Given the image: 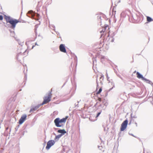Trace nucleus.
I'll list each match as a JSON object with an SVG mask.
<instances>
[{"label": "nucleus", "mask_w": 153, "mask_h": 153, "mask_svg": "<svg viewBox=\"0 0 153 153\" xmlns=\"http://www.w3.org/2000/svg\"><path fill=\"white\" fill-rule=\"evenodd\" d=\"M4 18L6 21L7 25L13 30H14L17 24L20 22L19 20L13 19L10 16L4 15Z\"/></svg>", "instance_id": "1"}, {"label": "nucleus", "mask_w": 153, "mask_h": 153, "mask_svg": "<svg viewBox=\"0 0 153 153\" xmlns=\"http://www.w3.org/2000/svg\"><path fill=\"white\" fill-rule=\"evenodd\" d=\"M51 91H49L48 93V96L45 97L44 98L43 102L42 103H41L42 105L48 102H49L51 101Z\"/></svg>", "instance_id": "2"}, {"label": "nucleus", "mask_w": 153, "mask_h": 153, "mask_svg": "<svg viewBox=\"0 0 153 153\" xmlns=\"http://www.w3.org/2000/svg\"><path fill=\"white\" fill-rule=\"evenodd\" d=\"M128 120L126 119L122 123L120 128L121 131H124L126 128L128 124Z\"/></svg>", "instance_id": "3"}, {"label": "nucleus", "mask_w": 153, "mask_h": 153, "mask_svg": "<svg viewBox=\"0 0 153 153\" xmlns=\"http://www.w3.org/2000/svg\"><path fill=\"white\" fill-rule=\"evenodd\" d=\"M55 143V141L53 140H51L48 141L46 147V149L47 150H49L51 147Z\"/></svg>", "instance_id": "4"}, {"label": "nucleus", "mask_w": 153, "mask_h": 153, "mask_svg": "<svg viewBox=\"0 0 153 153\" xmlns=\"http://www.w3.org/2000/svg\"><path fill=\"white\" fill-rule=\"evenodd\" d=\"M27 115L26 114H22L19 119V125L22 124L26 119Z\"/></svg>", "instance_id": "5"}, {"label": "nucleus", "mask_w": 153, "mask_h": 153, "mask_svg": "<svg viewBox=\"0 0 153 153\" xmlns=\"http://www.w3.org/2000/svg\"><path fill=\"white\" fill-rule=\"evenodd\" d=\"M140 16V14L139 13L134 14L132 16V17L133 19L138 22H139L141 19Z\"/></svg>", "instance_id": "6"}, {"label": "nucleus", "mask_w": 153, "mask_h": 153, "mask_svg": "<svg viewBox=\"0 0 153 153\" xmlns=\"http://www.w3.org/2000/svg\"><path fill=\"white\" fill-rule=\"evenodd\" d=\"M54 123L55 124V126L58 127H61L62 126L60 125V123H61L60 118H57L55 119L54 120Z\"/></svg>", "instance_id": "7"}, {"label": "nucleus", "mask_w": 153, "mask_h": 153, "mask_svg": "<svg viewBox=\"0 0 153 153\" xmlns=\"http://www.w3.org/2000/svg\"><path fill=\"white\" fill-rule=\"evenodd\" d=\"M59 49L60 51L63 53H66V50L64 44H61L59 46Z\"/></svg>", "instance_id": "8"}, {"label": "nucleus", "mask_w": 153, "mask_h": 153, "mask_svg": "<svg viewBox=\"0 0 153 153\" xmlns=\"http://www.w3.org/2000/svg\"><path fill=\"white\" fill-rule=\"evenodd\" d=\"M42 105H41V104H38L37 105L35 106L32 108H31L30 111L29 112L30 113H31L32 112H33L36 110H37L40 106H42Z\"/></svg>", "instance_id": "9"}, {"label": "nucleus", "mask_w": 153, "mask_h": 153, "mask_svg": "<svg viewBox=\"0 0 153 153\" xmlns=\"http://www.w3.org/2000/svg\"><path fill=\"white\" fill-rule=\"evenodd\" d=\"M100 107L102 108V104H100V105L98 106V108L97 109V115L96 116V118H97L98 117L100 114H101L102 111V109H101V110H100V111H98V109L100 108Z\"/></svg>", "instance_id": "10"}, {"label": "nucleus", "mask_w": 153, "mask_h": 153, "mask_svg": "<svg viewBox=\"0 0 153 153\" xmlns=\"http://www.w3.org/2000/svg\"><path fill=\"white\" fill-rule=\"evenodd\" d=\"M57 132L61 134H59V135H61V137L66 133V131L64 129H59L58 130Z\"/></svg>", "instance_id": "11"}, {"label": "nucleus", "mask_w": 153, "mask_h": 153, "mask_svg": "<svg viewBox=\"0 0 153 153\" xmlns=\"http://www.w3.org/2000/svg\"><path fill=\"white\" fill-rule=\"evenodd\" d=\"M136 75L137 77L139 79H141L143 80L146 79V78L144 77L143 75L140 74L139 72H137Z\"/></svg>", "instance_id": "12"}, {"label": "nucleus", "mask_w": 153, "mask_h": 153, "mask_svg": "<svg viewBox=\"0 0 153 153\" xmlns=\"http://www.w3.org/2000/svg\"><path fill=\"white\" fill-rule=\"evenodd\" d=\"M33 12L32 10H30L27 13V16L30 18H32L33 17Z\"/></svg>", "instance_id": "13"}, {"label": "nucleus", "mask_w": 153, "mask_h": 153, "mask_svg": "<svg viewBox=\"0 0 153 153\" xmlns=\"http://www.w3.org/2000/svg\"><path fill=\"white\" fill-rule=\"evenodd\" d=\"M61 137V135H59V134L57 135H56L54 139V140L56 141H58Z\"/></svg>", "instance_id": "14"}, {"label": "nucleus", "mask_w": 153, "mask_h": 153, "mask_svg": "<svg viewBox=\"0 0 153 153\" xmlns=\"http://www.w3.org/2000/svg\"><path fill=\"white\" fill-rule=\"evenodd\" d=\"M116 32H113L112 33H109L108 36L113 37L116 35Z\"/></svg>", "instance_id": "15"}, {"label": "nucleus", "mask_w": 153, "mask_h": 153, "mask_svg": "<svg viewBox=\"0 0 153 153\" xmlns=\"http://www.w3.org/2000/svg\"><path fill=\"white\" fill-rule=\"evenodd\" d=\"M73 55H74V60L75 61V62L76 63V65H77V56L74 54H73Z\"/></svg>", "instance_id": "16"}, {"label": "nucleus", "mask_w": 153, "mask_h": 153, "mask_svg": "<svg viewBox=\"0 0 153 153\" xmlns=\"http://www.w3.org/2000/svg\"><path fill=\"white\" fill-rule=\"evenodd\" d=\"M66 120H67V118H63L61 120L60 119V120L61 123H65L66 122Z\"/></svg>", "instance_id": "17"}, {"label": "nucleus", "mask_w": 153, "mask_h": 153, "mask_svg": "<svg viewBox=\"0 0 153 153\" xmlns=\"http://www.w3.org/2000/svg\"><path fill=\"white\" fill-rule=\"evenodd\" d=\"M147 20L148 22H150L153 21V19L150 17L147 16Z\"/></svg>", "instance_id": "18"}, {"label": "nucleus", "mask_w": 153, "mask_h": 153, "mask_svg": "<svg viewBox=\"0 0 153 153\" xmlns=\"http://www.w3.org/2000/svg\"><path fill=\"white\" fill-rule=\"evenodd\" d=\"M32 41H27L26 42V45L27 46V49H29V47L28 46V45L29 44V43L31 42Z\"/></svg>", "instance_id": "19"}, {"label": "nucleus", "mask_w": 153, "mask_h": 153, "mask_svg": "<svg viewBox=\"0 0 153 153\" xmlns=\"http://www.w3.org/2000/svg\"><path fill=\"white\" fill-rule=\"evenodd\" d=\"M108 40L110 42H112L114 41V39L113 37H110L108 38Z\"/></svg>", "instance_id": "20"}, {"label": "nucleus", "mask_w": 153, "mask_h": 153, "mask_svg": "<svg viewBox=\"0 0 153 153\" xmlns=\"http://www.w3.org/2000/svg\"><path fill=\"white\" fill-rule=\"evenodd\" d=\"M143 80L146 81L147 83H148L150 84H151V83H152V82H151V81L146 78V79L145 80Z\"/></svg>", "instance_id": "21"}, {"label": "nucleus", "mask_w": 153, "mask_h": 153, "mask_svg": "<svg viewBox=\"0 0 153 153\" xmlns=\"http://www.w3.org/2000/svg\"><path fill=\"white\" fill-rule=\"evenodd\" d=\"M105 57L104 56H102L100 57L101 62L103 63V60L105 59Z\"/></svg>", "instance_id": "22"}, {"label": "nucleus", "mask_w": 153, "mask_h": 153, "mask_svg": "<svg viewBox=\"0 0 153 153\" xmlns=\"http://www.w3.org/2000/svg\"><path fill=\"white\" fill-rule=\"evenodd\" d=\"M5 132H8V131H7V130L9 129V127L7 126V124H5Z\"/></svg>", "instance_id": "23"}, {"label": "nucleus", "mask_w": 153, "mask_h": 153, "mask_svg": "<svg viewBox=\"0 0 153 153\" xmlns=\"http://www.w3.org/2000/svg\"><path fill=\"white\" fill-rule=\"evenodd\" d=\"M20 126L19 125L15 128V131H17L18 128H19Z\"/></svg>", "instance_id": "24"}, {"label": "nucleus", "mask_w": 153, "mask_h": 153, "mask_svg": "<svg viewBox=\"0 0 153 153\" xmlns=\"http://www.w3.org/2000/svg\"><path fill=\"white\" fill-rule=\"evenodd\" d=\"M102 91V88H100L99 91L97 92V94H100Z\"/></svg>", "instance_id": "25"}, {"label": "nucleus", "mask_w": 153, "mask_h": 153, "mask_svg": "<svg viewBox=\"0 0 153 153\" xmlns=\"http://www.w3.org/2000/svg\"><path fill=\"white\" fill-rule=\"evenodd\" d=\"M111 83L112 84V85H113V86L112 88H111L109 89V90H108V91H110L114 87V83L113 82H111Z\"/></svg>", "instance_id": "26"}, {"label": "nucleus", "mask_w": 153, "mask_h": 153, "mask_svg": "<svg viewBox=\"0 0 153 153\" xmlns=\"http://www.w3.org/2000/svg\"><path fill=\"white\" fill-rule=\"evenodd\" d=\"M106 77H107V80L108 81H109V77H108V74L107 73V72H106ZM109 82H110V81H109Z\"/></svg>", "instance_id": "27"}, {"label": "nucleus", "mask_w": 153, "mask_h": 153, "mask_svg": "<svg viewBox=\"0 0 153 153\" xmlns=\"http://www.w3.org/2000/svg\"><path fill=\"white\" fill-rule=\"evenodd\" d=\"M97 19L98 20H101V16L99 15L97 17Z\"/></svg>", "instance_id": "28"}, {"label": "nucleus", "mask_w": 153, "mask_h": 153, "mask_svg": "<svg viewBox=\"0 0 153 153\" xmlns=\"http://www.w3.org/2000/svg\"><path fill=\"white\" fill-rule=\"evenodd\" d=\"M10 32L11 33V36L14 37V32L13 31V32L10 31Z\"/></svg>", "instance_id": "29"}, {"label": "nucleus", "mask_w": 153, "mask_h": 153, "mask_svg": "<svg viewBox=\"0 0 153 153\" xmlns=\"http://www.w3.org/2000/svg\"><path fill=\"white\" fill-rule=\"evenodd\" d=\"M27 130H25V131H24L22 134V136H23L24 135L25 133H27Z\"/></svg>", "instance_id": "30"}, {"label": "nucleus", "mask_w": 153, "mask_h": 153, "mask_svg": "<svg viewBox=\"0 0 153 153\" xmlns=\"http://www.w3.org/2000/svg\"><path fill=\"white\" fill-rule=\"evenodd\" d=\"M3 17L2 15H0V20H2L3 19Z\"/></svg>", "instance_id": "31"}, {"label": "nucleus", "mask_w": 153, "mask_h": 153, "mask_svg": "<svg viewBox=\"0 0 153 153\" xmlns=\"http://www.w3.org/2000/svg\"><path fill=\"white\" fill-rule=\"evenodd\" d=\"M51 26L54 29H53L55 31V26L54 25H52Z\"/></svg>", "instance_id": "32"}, {"label": "nucleus", "mask_w": 153, "mask_h": 153, "mask_svg": "<svg viewBox=\"0 0 153 153\" xmlns=\"http://www.w3.org/2000/svg\"><path fill=\"white\" fill-rule=\"evenodd\" d=\"M128 134L130 135H131L134 137H136L132 134L130 133L129 132Z\"/></svg>", "instance_id": "33"}, {"label": "nucleus", "mask_w": 153, "mask_h": 153, "mask_svg": "<svg viewBox=\"0 0 153 153\" xmlns=\"http://www.w3.org/2000/svg\"><path fill=\"white\" fill-rule=\"evenodd\" d=\"M19 143H18L16 145V147L18 148V149H19Z\"/></svg>", "instance_id": "34"}, {"label": "nucleus", "mask_w": 153, "mask_h": 153, "mask_svg": "<svg viewBox=\"0 0 153 153\" xmlns=\"http://www.w3.org/2000/svg\"><path fill=\"white\" fill-rule=\"evenodd\" d=\"M79 102V101H77V103H78ZM78 104H76L75 103V107H76V106H77V107H78Z\"/></svg>", "instance_id": "35"}, {"label": "nucleus", "mask_w": 153, "mask_h": 153, "mask_svg": "<svg viewBox=\"0 0 153 153\" xmlns=\"http://www.w3.org/2000/svg\"><path fill=\"white\" fill-rule=\"evenodd\" d=\"M55 32H56V34H57V35H58V36L60 35L59 33V32H56V31H55Z\"/></svg>", "instance_id": "36"}, {"label": "nucleus", "mask_w": 153, "mask_h": 153, "mask_svg": "<svg viewBox=\"0 0 153 153\" xmlns=\"http://www.w3.org/2000/svg\"><path fill=\"white\" fill-rule=\"evenodd\" d=\"M121 132H120L118 134L119 137L121 136Z\"/></svg>", "instance_id": "37"}, {"label": "nucleus", "mask_w": 153, "mask_h": 153, "mask_svg": "<svg viewBox=\"0 0 153 153\" xmlns=\"http://www.w3.org/2000/svg\"><path fill=\"white\" fill-rule=\"evenodd\" d=\"M98 100L100 101V102H101V101H102V99L101 98H99L98 99Z\"/></svg>", "instance_id": "38"}, {"label": "nucleus", "mask_w": 153, "mask_h": 153, "mask_svg": "<svg viewBox=\"0 0 153 153\" xmlns=\"http://www.w3.org/2000/svg\"><path fill=\"white\" fill-rule=\"evenodd\" d=\"M96 82H97V87L98 86L97 79H96Z\"/></svg>", "instance_id": "39"}, {"label": "nucleus", "mask_w": 153, "mask_h": 153, "mask_svg": "<svg viewBox=\"0 0 153 153\" xmlns=\"http://www.w3.org/2000/svg\"><path fill=\"white\" fill-rule=\"evenodd\" d=\"M35 45H33L32 46V48H31V49H30H30H33V48L35 47Z\"/></svg>", "instance_id": "40"}, {"label": "nucleus", "mask_w": 153, "mask_h": 153, "mask_svg": "<svg viewBox=\"0 0 153 153\" xmlns=\"http://www.w3.org/2000/svg\"><path fill=\"white\" fill-rule=\"evenodd\" d=\"M101 77L102 78H103L102 79H103V78H104V75L102 74V75H101Z\"/></svg>", "instance_id": "41"}, {"label": "nucleus", "mask_w": 153, "mask_h": 153, "mask_svg": "<svg viewBox=\"0 0 153 153\" xmlns=\"http://www.w3.org/2000/svg\"><path fill=\"white\" fill-rule=\"evenodd\" d=\"M131 121H130V122H129V124H128V125H130V124H131Z\"/></svg>", "instance_id": "42"}, {"label": "nucleus", "mask_w": 153, "mask_h": 153, "mask_svg": "<svg viewBox=\"0 0 153 153\" xmlns=\"http://www.w3.org/2000/svg\"><path fill=\"white\" fill-rule=\"evenodd\" d=\"M11 129L10 128V130H9V133H10V132L11 131Z\"/></svg>", "instance_id": "43"}, {"label": "nucleus", "mask_w": 153, "mask_h": 153, "mask_svg": "<svg viewBox=\"0 0 153 153\" xmlns=\"http://www.w3.org/2000/svg\"><path fill=\"white\" fill-rule=\"evenodd\" d=\"M133 117V118H137V117H136V116H134V117Z\"/></svg>", "instance_id": "44"}, {"label": "nucleus", "mask_w": 153, "mask_h": 153, "mask_svg": "<svg viewBox=\"0 0 153 153\" xmlns=\"http://www.w3.org/2000/svg\"><path fill=\"white\" fill-rule=\"evenodd\" d=\"M104 105H105V106H106L107 105V104H106V103H105L104 104Z\"/></svg>", "instance_id": "45"}, {"label": "nucleus", "mask_w": 153, "mask_h": 153, "mask_svg": "<svg viewBox=\"0 0 153 153\" xmlns=\"http://www.w3.org/2000/svg\"><path fill=\"white\" fill-rule=\"evenodd\" d=\"M35 45H38L36 43H35Z\"/></svg>", "instance_id": "46"}, {"label": "nucleus", "mask_w": 153, "mask_h": 153, "mask_svg": "<svg viewBox=\"0 0 153 153\" xmlns=\"http://www.w3.org/2000/svg\"><path fill=\"white\" fill-rule=\"evenodd\" d=\"M37 16H38H38H39V14H37Z\"/></svg>", "instance_id": "47"}, {"label": "nucleus", "mask_w": 153, "mask_h": 153, "mask_svg": "<svg viewBox=\"0 0 153 153\" xmlns=\"http://www.w3.org/2000/svg\"><path fill=\"white\" fill-rule=\"evenodd\" d=\"M68 118V116H67L65 118H67V119Z\"/></svg>", "instance_id": "48"}, {"label": "nucleus", "mask_w": 153, "mask_h": 153, "mask_svg": "<svg viewBox=\"0 0 153 153\" xmlns=\"http://www.w3.org/2000/svg\"><path fill=\"white\" fill-rule=\"evenodd\" d=\"M53 134L54 135H55V136L56 135V134H55V133H53Z\"/></svg>", "instance_id": "49"}, {"label": "nucleus", "mask_w": 153, "mask_h": 153, "mask_svg": "<svg viewBox=\"0 0 153 153\" xmlns=\"http://www.w3.org/2000/svg\"><path fill=\"white\" fill-rule=\"evenodd\" d=\"M136 72V71H135L134 72V73H135Z\"/></svg>", "instance_id": "50"}, {"label": "nucleus", "mask_w": 153, "mask_h": 153, "mask_svg": "<svg viewBox=\"0 0 153 153\" xmlns=\"http://www.w3.org/2000/svg\"><path fill=\"white\" fill-rule=\"evenodd\" d=\"M55 130H56L57 129H58V128H55Z\"/></svg>", "instance_id": "51"}, {"label": "nucleus", "mask_w": 153, "mask_h": 153, "mask_svg": "<svg viewBox=\"0 0 153 153\" xmlns=\"http://www.w3.org/2000/svg\"><path fill=\"white\" fill-rule=\"evenodd\" d=\"M102 31H103V30H102V31H100V33H101Z\"/></svg>", "instance_id": "52"}, {"label": "nucleus", "mask_w": 153, "mask_h": 153, "mask_svg": "<svg viewBox=\"0 0 153 153\" xmlns=\"http://www.w3.org/2000/svg\"><path fill=\"white\" fill-rule=\"evenodd\" d=\"M102 77H100V79H102Z\"/></svg>", "instance_id": "53"}, {"label": "nucleus", "mask_w": 153, "mask_h": 153, "mask_svg": "<svg viewBox=\"0 0 153 153\" xmlns=\"http://www.w3.org/2000/svg\"><path fill=\"white\" fill-rule=\"evenodd\" d=\"M64 85H65V84H63V85L62 86V87H63L64 86Z\"/></svg>", "instance_id": "54"}, {"label": "nucleus", "mask_w": 153, "mask_h": 153, "mask_svg": "<svg viewBox=\"0 0 153 153\" xmlns=\"http://www.w3.org/2000/svg\"><path fill=\"white\" fill-rule=\"evenodd\" d=\"M100 83H101V84H102V82H101H101H100Z\"/></svg>", "instance_id": "55"}, {"label": "nucleus", "mask_w": 153, "mask_h": 153, "mask_svg": "<svg viewBox=\"0 0 153 153\" xmlns=\"http://www.w3.org/2000/svg\"><path fill=\"white\" fill-rule=\"evenodd\" d=\"M59 38H61V37L60 36H59Z\"/></svg>", "instance_id": "56"}, {"label": "nucleus", "mask_w": 153, "mask_h": 153, "mask_svg": "<svg viewBox=\"0 0 153 153\" xmlns=\"http://www.w3.org/2000/svg\"><path fill=\"white\" fill-rule=\"evenodd\" d=\"M135 124L137 125V123H135Z\"/></svg>", "instance_id": "57"}, {"label": "nucleus", "mask_w": 153, "mask_h": 153, "mask_svg": "<svg viewBox=\"0 0 153 153\" xmlns=\"http://www.w3.org/2000/svg\"><path fill=\"white\" fill-rule=\"evenodd\" d=\"M100 147V146H98V148H99V149H100V148H99V147Z\"/></svg>", "instance_id": "58"}, {"label": "nucleus", "mask_w": 153, "mask_h": 153, "mask_svg": "<svg viewBox=\"0 0 153 153\" xmlns=\"http://www.w3.org/2000/svg\"><path fill=\"white\" fill-rule=\"evenodd\" d=\"M26 51H27V50H26L25 51V52Z\"/></svg>", "instance_id": "59"}, {"label": "nucleus", "mask_w": 153, "mask_h": 153, "mask_svg": "<svg viewBox=\"0 0 153 153\" xmlns=\"http://www.w3.org/2000/svg\"><path fill=\"white\" fill-rule=\"evenodd\" d=\"M39 36H40V35H39Z\"/></svg>", "instance_id": "60"}, {"label": "nucleus", "mask_w": 153, "mask_h": 153, "mask_svg": "<svg viewBox=\"0 0 153 153\" xmlns=\"http://www.w3.org/2000/svg\"><path fill=\"white\" fill-rule=\"evenodd\" d=\"M1 128V127L0 126V128Z\"/></svg>", "instance_id": "61"}]
</instances>
